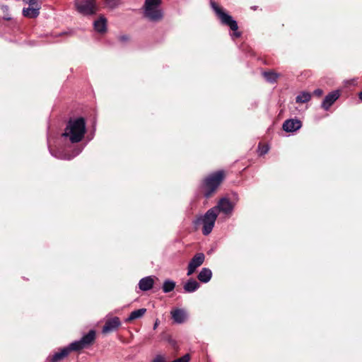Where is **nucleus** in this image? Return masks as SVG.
<instances>
[{
  "instance_id": "obj_20",
  "label": "nucleus",
  "mask_w": 362,
  "mask_h": 362,
  "mask_svg": "<svg viewBox=\"0 0 362 362\" xmlns=\"http://www.w3.org/2000/svg\"><path fill=\"white\" fill-rule=\"evenodd\" d=\"M199 286V284L196 280L190 279L185 284L183 288L187 293H193L196 291Z\"/></svg>"
},
{
  "instance_id": "obj_15",
  "label": "nucleus",
  "mask_w": 362,
  "mask_h": 362,
  "mask_svg": "<svg viewBox=\"0 0 362 362\" xmlns=\"http://www.w3.org/2000/svg\"><path fill=\"white\" fill-rule=\"evenodd\" d=\"M171 316L176 323L182 324L186 320L187 314L185 310L177 308L171 311Z\"/></svg>"
},
{
  "instance_id": "obj_31",
  "label": "nucleus",
  "mask_w": 362,
  "mask_h": 362,
  "mask_svg": "<svg viewBox=\"0 0 362 362\" xmlns=\"http://www.w3.org/2000/svg\"><path fill=\"white\" fill-rule=\"evenodd\" d=\"M158 326V322H156V323L154 324V326H153V328L156 329Z\"/></svg>"
},
{
  "instance_id": "obj_9",
  "label": "nucleus",
  "mask_w": 362,
  "mask_h": 362,
  "mask_svg": "<svg viewBox=\"0 0 362 362\" xmlns=\"http://www.w3.org/2000/svg\"><path fill=\"white\" fill-rule=\"evenodd\" d=\"M216 209V214L218 215V212H222L225 215H230L233 211V204L226 197L221 198L216 206H214Z\"/></svg>"
},
{
  "instance_id": "obj_24",
  "label": "nucleus",
  "mask_w": 362,
  "mask_h": 362,
  "mask_svg": "<svg viewBox=\"0 0 362 362\" xmlns=\"http://www.w3.org/2000/svg\"><path fill=\"white\" fill-rule=\"evenodd\" d=\"M262 74L265 80L269 83L276 82L279 77V74L274 71H264Z\"/></svg>"
},
{
  "instance_id": "obj_14",
  "label": "nucleus",
  "mask_w": 362,
  "mask_h": 362,
  "mask_svg": "<svg viewBox=\"0 0 362 362\" xmlns=\"http://www.w3.org/2000/svg\"><path fill=\"white\" fill-rule=\"evenodd\" d=\"M69 354L68 349L66 346L63 347L53 355L49 356L47 358V362H59L68 356Z\"/></svg>"
},
{
  "instance_id": "obj_30",
  "label": "nucleus",
  "mask_w": 362,
  "mask_h": 362,
  "mask_svg": "<svg viewBox=\"0 0 362 362\" xmlns=\"http://www.w3.org/2000/svg\"><path fill=\"white\" fill-rule=\"evenodd\" d=\"M358 98L362 101V91L359 93Z\"/></svg>"
},
{
  "instance_id": "obj_19",
  "label": "nucleus",
  "mask_w": 362,
  "mask_h": 362,
  "mask_svg": "<svg viewBox=\"0 0 362 362\" xmlns=\"http://www.w3.org/2000/svg\"><path fill=\"white\" fill-rule=\"evenodd\" d=\"M212 277V272L209 268L204 267L197 275V279L202 283H208Z\"/></svg>"
},
{
  "instance_id": "obj_8",
  "label": "nucleus",
  "mask_w": 362,
  "mask_h": 362,
  "mask_svg": "<svg viewBox=\"0 0 362 362\" xmlns=\"http://www.w3.org/2000/svg\"><path fill=\"white\" fill-rule=\"evenodd\" d=\"M75 6L78 12L83 16H91L97 11L94 0H75Z\"/></svg>"
},
{
  "instance_id": "obj_2",
  "label": "nucleus",
  "mask_w": 362,
  "mask_h": 362,
  "mask_svg": "<svg viewBox=\"0 0 362 362\" xmlns=\"http://www.w3.org/2000/svg\"><path fill=\"white\" fill-rule=\"evenodd\" d=\"M217 217L215 208H211L204 215H199L194 219L192 224L195 229L202 226L203 235H208L211 233Z\"/></svg>"
},
{
  "instance_id": "obj_11",
  "label": "nucleus",
  "mask_w": 362,
  "mask_h": 362,
  "mask_svg": "<svg viewBox=\"0 0 362 362\" xmlns=\"http://www.w3.org/2000/svg\"><path fill=\"white\" fill-rule=\"evenodd\" d=\"M340 97V92L338 90L330 92L325 96L322 102L321 107L327 111L330 107L337 101Z\"/></svg>"
},
{
  "instance_id": "obj_5",
  "label": "nucleus",
  "mask_w": 362,
  "mask_h": 362,
  "mask_svg": "<svg viewBox=\"0 0 362 362\" xmlns=\"http://www.w3.org/2000/svg\"><path fill=\"white\" fill-rule=\"evenodd\" d=\"M161 0H146L144 14L151 21L162 19L163 13L160 7Z\"/></svg>"
},
{
  "instance_id": "obj_25",
  "label": "nucleus",
  "mask_w": 362,
  "mask_h": 362,
  "mask_svg": "<svg viewBox=\"0 0 362 362\" xmlns=\"http://www.w3.org/2000/svg\"><path fill=\"white\" fill-rule=\"evenodd\" d=\"M269 148L267 145L261 146L260 144L258 146V153L259 156L265 155L268 153Z\"/></svg>"
},
{
  "instance_id": "obj_1",
  "label": "nucleus",
  "mask_w": 362,
  "mask_h": 362,
  "mask_svg": "<svg viewBox=\"0 0 362 362\" xmlns=\"http://www.w3.org/2000/svg\"><path fill=\"white\" fill-rule=\"evenodd\" d=\"M86 132V119L82 117L70 118L66 123L62 138L64 142L78 144L82 141Z\"/></svg>"
},
{
  "instance_id": "obj_6",
  "label": "nucleus",
  "mask_w": 362,
  "mask_h": 362,
  "mask_svg": "<svg viewBox=\"0 0 362 362\" xmlns=\"http://www.w3.org/2000/svg\"><path fill=\"white\" fill-rule=\"evenodd\" d=\"M95 339V331L90 329L86 334L83 335L79 340L71 342L69 345L66 346L69 353L71 351H78L84 348L90 346Z\"/></svg>"
},
{
  "instance_id": "obj_26",
  "label": "nucleus",
  "mask_w": 362,
  "mask_h": 362,
  "mask_svg": "<svg viewBox=\"0 0 362 362\" xmlns=\"http://www.w3.org/2000/svg\"><path fill=\"white\" fill-rule=\"evenodd\" d=\"M23 1L28 4L29 6H40L38 4V0H23Z\"/></svg>"
},
{
  "instance_id": "obj_17",
  "label": "nucleus",
  "mask_w": 362,
  "mask_h": 362,
  "mask_svg": "<svg viewBox=\"0 0 362 362\" xmlns=\"http://www.w3.org/2000/svg\"><path fill=\"white\" fill-rule=\"evenodd\" d=\"M93 27L98 33H105L107 30V19L103 16H100L98 20L94 21Z\"/></svg>"
},
{
  "instance_id": "obj_23",
  "label": "nucleus",
  "mask_w": 362,
  "mask_h": 362,
  "mask_svg": "<svg viewBox=\"0 0 362 362\" xmlns=\"http://www.w3.org/2000/svg\"><path fill=\"white\" fill-rule=\"evenodd\" d=\"M146 308L135 310L130 313L129 316L127 319V321H132L140 318L146 313Z\"/></svg>"
},
{
  "instance_id": "obj_4",
  "label": "nucleus",
  "mask_w": 362,
  "mask_h": 362,
  "mask_svg": "<svg viewBox=\"0 0 362 362\" xmlns=\"http://www.w3.org/2000/svg\"><path fill=\"white\" fill-rule=\"evenodd\" d=\"M223 179V173L218 171L206 177L202 182V188L206 199H209L215 192Z\"/></svg>"
},
{
  "instance_id": "obj_12",
  "label": "nucleus",
  "mask_w": 362,
  "mask_h": 362,
  "mask_svg": "<svg viewBox=\"0 0 362 362\" xmlns=\"http://www.w3.org/2000/svg\"><path fill=\"white\" fill-rule=\"evenodd\" d=\"M302 127V122L298 119H288L284 121L282 129L286 132H294L300 129Z\"/></svg>"
},
{
  "instance_id": "obj_27",
  "label": "nucleus",
  "mask_w": 362,
  "mask_h": 362,
  "mask_svg": "<svg viewBox=\"0 0 362 362\" xmlns=\"http://www.w3.org/2000/svg\"><path fill=\"white\" fill-rule=\"evenodd\" d=\"M119 0H107V5L112 8L115 7L118 4Z\"/></svg>"
},
{
  "instance_id": "obj_18",
  "label": "nucleus",
  "mask_w": 362,
  "mask_h": 362,
  "mask_svg": "<svg viewBox=\"0 0 362 362\" xmlns=\"http://www.w3.org/2000/svg\"><path fill=\"white\" fill-rule=\"evenodd\" d=\"M40 6H29L28 8H24L23 9L22 13L25 17L35 18L40 14Z\"/></svg>"
},
{
  "instance_id": "obj_3",
  "label": "nucleus",
  "mask_w": 362,
  "mask_h": 362,
  "mask_svg": "<svg viewBox=\"0 0 362 362\" xmlns=\"http://www.w3.org/2000/svg\"><path fill=\"white\" fill-rule=\"evenodd\" d=\"M211 6L216 13L217 17L223 25L228 26L233 33L230 34L231 37L234 40L240 37L241 33L238 31V25L237 21L228 13L225 12L221 7L218 6L215 2L211 1Z\"/></svg>"
},
{
  "instance_id": "obj_22",
  "label": "nucleus",
  "mask_w": 362,
  "mask_h": 362,
  "mask_svg": "<svg viewBox=\"0 0 362 362\" xmlns=\"http://www.w3.org/2000/svg\"><path fill=\"white\" fill-rule=\"evenodd\" d=\"M175 282L171 279H165L163 284L162 290L165 293L173 291L175 288Z\"/></svg>"
},
{
  "instance_id": "obj_13",
  "label": "nucleus",
  "mask_w": 362,
  "mask_h": 362,
  "mask_svg": "<svg viewBox=\"0 0 362 362\" xmlns=\"http://www.w3.org/2000/svg\"><path fill=\"white\" fill-rule=\"evenodd\" d=\"M121 325V321L118 317H114L107 320L103 327L102 332L107 334L116 330Z\"/></svg>"
},
{
  "instance_id": "obj_7",
  "label": "nucleus",
  "mask_w": 362,
  "mask_h": 362,
  "mask_svg": "<svg viewBox=\"0 0 362 362\" xmlns=\"http://www.w3.org/2000/svg\"><path fill=\"white\" fill-rule=\"evenodd\" d=\"M47 142H48V148H49L50 154L53 157L58 158V159H61V160H71V159H73L74 158L77 156L78 154H80L84 148L83 146L78 145L74 148V149L72 150L71 152H69V151H65V150H61L59 148L53 150L49 146V138L47 139Z\"/></svg>"
},
{
  "instance_id": "obj_10",
  "label": "nucleus",
  "mask_w": 362,
  "mask_h": 362,
  "mask_svg": "<svg viewBox=\"0 0 362 362\" xmlns=\"http://www.w3.org/2000/svg\"><path fill=\"white\" fill-rule=\"evenodd\" d=\"M204 259L205 255L204 253L195 254L188 264L187 275L191 276L193 274L196 269L204 263Z\"/></svg>"
},
{
  "instance_id": "obj_21",
  "label": "nucleus",
  "mask_w": 362,
  "mask_h": 362,
  "mask_svg": "<svg viewBox=\"0 0 362 362\" xmlns=\"http://www.w3.org/2000/svg\"><path fill=\"white\" fill-rule=\"evenodd\" d=\"M311 99V94L307 91L300 92L296 98L297 103H305Z\"/></svg>"
},
{
  "instance_id": "obj_16",
  "label": "nucleus",
  "mask_w": 362,
  "mask_h": 362,
  "mask_svg": "<svg viewBox=\"0 0 362 362\" xmlns=\"http://www.w3.org/2000/svg\"><path fill=\"white\" fill-rule=\"evenodd\" d=\"M154 284V279L151 276H148L140 279L139 288L143 291L151 290Z\"/></svg>"
},
{
  "instance_id": "obj_29",
  "label": "nucleus",
  "mask_w": 362,
  "mask_h": 362,
  "mask_svg": "<svg viewBox=\"0 0 362 362\" xmlns=\"http://www.w3.org/2000/svg\"><path fill=\"white\" fill-rule=\"evenodd\" d=\"M313 94L317 97H320L323 94V90L320 88H317L313 91Z\"/></svg>"
},
{
  "instance_id": "obj_28",
  "label": "nucleus",
  "mask_w": 362,
  "mask_h": 362,
  "mask_svg": "<svg viewBox=\"0 0 362 362\" xmlns=\"http://www.w3.org/2000/svg\"><path fill=\"white\" fill-rule=\"evenodd\" d=\"M119 40L122 42H125L129 40V37L127 35H120Z\"/></svg>"
}]
</instances>
